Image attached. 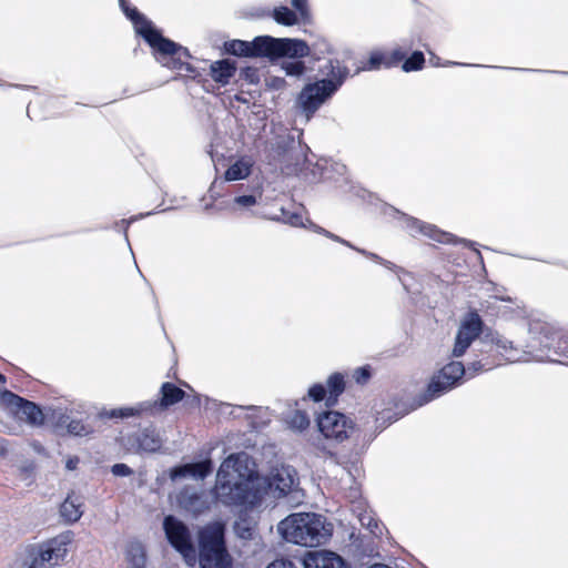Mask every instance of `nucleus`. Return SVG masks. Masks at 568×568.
Listing matches in <instances>:
<instances>
[{
  "instance_id": "obj_1",
  "label": "nucleus",
  "mask_w": 568,
  "mask_h": 568,
  "mask_svg": "<svg viewBox=\"0 0 568 568\" xmlns=\"http://www.w3.org/2000/svg\"><path fill=\"white\" fill-rule=\"evenodd\" d=\"M214 493L225 505H254L261 498V478L254 460L244 452L225 458L216 474Z\"/></svg>"
},
{
  "instance_id": "obj_4",
  "label": "nucleus",
  "mask_w": 568,
  "mask_h": 568,
  "mask_svg": "<svg viewBox=\"0 0 568 568\" xmlns=\"http://www.w3.org/2000/svg\"><path fill=\"white\" fill-rule=\"evenodd\" d=\"M278 534L288 542L304 547H317L332 536V525L314 513L288 515L277 525Z\"/></svg>"
},
{
  "instance_id": "obj_38",
  "label": "nucleus",
  "mask_w": 568,
  "mask_h": 568,
  "mask_svg": "<svg viewBox=\"0 0 568 568\" xmlns=\"http://www.w3.org/2000/svg\"><path fill=\"white\" fill-rule=\"evenodd\" d=\"M257 203V199L254 195H240L234 197L233 204L240 209H250Z\"/></svg>"
},
{
  "instance_id": "obj_29",
  "label": "nucleus",
  "mask_w": 568,
  "mask_h": 568,
  "mask_svg": "<svg viewBox=\"0 0 568 568\" xmlns=\"http://www.w3.org/2000/svg\"><path fill=\"white\" fill-rule=\"evenodd\" d=\"M273 19L278 23L283 26H295L302 20L297 12L294 10L285 7L280 6L274 8L273 10Z\"/></svg>"
},
{
  "instance_id": "obj_5",
  "label": "nucleus",
  "mask_w": 568,
  "mask_h": 568,
  "mask_svg": "<svg viewBox=\"0 0 568 568\" xmlns=\"http://www.w3.org/2000/svg\"><path fill=\"white\" fill-rule=\"evenodd\" d=\"M224 525L211 523L199 531V561L201 568H230L232 558L226 550Z\"/></svg>"
},
{
  "instance_id": "obj_49",
  "label": "nucleus",
  "mask_w": 568,
  "mask_h": 568,
  "mask_svg": "<svg viewBox=\"0 0 568 568\" xmlns=\"http://www.w3.org/2000/svg\"><path fill=\"white\" fill-rule=\"evenodd\" d=\"M362 525H366L373 534H375V528H377V523L369 516H364L359 519Z\"/></svg>"
},
{
  "instance_id": "obj_56",
  "label": "nucleus",
  "mask_w": 568,
  "mask_h": 568,
  "mask_svg": "<svg viewBox=\"0 0 568 568\" xmlns=\"http://www.w3.org/2000/svg\"><path fill=\"white\" fill-rule=\"evenodd\" d=\"M310 226L312 227V230L318 234H321V230H324L323 227L318 226V225H315V224H312L310 223Z\"/></svg>"
},
{
  "instance_id": "obj_14",
  "label": "nucleus",
  "mask_w": 568,
  "mask_h": 568,
  "mask_svg": "<svg viewBox=\"0 0 568 568\" xmlns=\"http://www.w3.org/2000/svg\"><path fill=\"white\" fill-rule=\"evenodd\" d=\"M163 439L154 426H148L134 435L124 439V446L128 450L134 453L153 454L161 450Z\"/></svg>"
},
{
  "instance_id": "obj_26",
  "label": "nucleus",
  "mask_w": 568,
  "mask_h": 568,
  "mask_svg": "<svg viewBox=\"0 0 568 568\" xmlns=\"http://www.w3.org/2000/svg\"><path fill=\"white\" fill-rule=\"evenodd\" d=\"M60 514L68 523H75L82 516V503L73 495H69L61 504Z\"/></svg>"
},
{
  "instance_id": "obj_11",
  "label": "nucleus",
  "mask_w": 568,
  "mask_h": 568,
  "mask_svg": "<svg viewBox=\"0 0 568 568\" xmlns=\"http://www.w3.org/2000/svg\"><path fill=\"white\" fill-rule=\"evenodd\" d=\"M0 404L19 419L32 426H40L44 422V415L38 405L10 390H4L0 394Z\"/></svg>"
},
{
  "instance_id": "obj_30",
  "label": "nucleus",
  "mask_w": 568,
  "mask_h": 568,
  "mask_svg": "<svg viewBox=\"0 0 568 568\" xmlns=\"http://www.w3.org/2000/svg\"><path fill=\"white\" fill-rule=\"evenodd\" d=\"M287 427L295 433H303L310 427L308 415L302 410L292 412L286 418Z\"/></svg>"
},
{
  "instance_id": "obj_3",
  "label": "nucleus",
  "mask_w": 568,
  "mask_h": 568,
  "mask_svg": "<svg viewBox=\"0 0 568 568\" xmlns=\"http://www.w3.org/2000/svg\"><path fill=\"white\" fill-rule=\"evenodd\" d=\"M74 534L63 531L39 544L27 545L19 549L11 568H54L67 561Z\"/></svg>"
},
{
  "instance_id": "obj_18",
  "label": "nucleus",
  "mask_w": 568,
  "mask_h": 568,
  "mask_svg": "<svg viewBox=\"0 0 568 568\" xmlns=\"http://www.w3.org/2000/svg\"><path fill=\"white\" fill-rule=\"evenodd\" d=\"M212 470V462L210 459L199 463L184 464L174 467L170 471L172 480L191 477L194 479H204Z\"/></svg>"
},
{
  "instance_id": "obj_12",
  "label": "nucleus",
  "mask_w": 568,
  "mask_h": 568,
  "mask_svg": "<svg viewBox=\"0 0 568 568\" xmlns=\"http://www.w3.org/2000/svg\"><path fill=\"white\" fill-rule=\"evenodd\" d=\"M261 42H266L265 57L268 58L300 59L311 55V47L304 40L266 36V40Z\"/></svg>"
},
{
  "instance_id": "obj_10",
  "label": "nucleus",
  "mask_w": 568,
  "mask_h": 568,
  "mask_svg": "<svg viewBox=\"0 0 568 568\" xmlns=\"http://www.w3.org/2000/svg\"><path fill=\"white\" fill-rule=\"evenodd\" d=\"M163 529L172 547L183 556L189 565H193L196 554L189 527L176 517L169 515L163 520Z\"/></svg>"
},
{
  "instance_id": "obj_48",
  "label": "nucleus",
  "mask_w": 568,
  "mask_h": 568,
  "mask_svg": "<svg viewBox=\"0 0 568 568\" xmlns=\"http://www.w3.org/2000/svg\"><path fill=\"white\" fill-rule=\"evenodd\" d=\"M266 568H297L295 565L290 560H275L272 564H270Z\"/></svg>"
},
{
  "instance_id": "obj_24",
  "label": "nucleus",
  "mask_w": 568,
  "mask_h": 568,
  "mask_svg": "<svg viewBox=\"0 0 568 568\" xmlns=\"http://www.w3.org/2000/svg\"><path fill=\"white\" fill-rule=\"evenodd\" d=\"M253 165L252 158L242 156L226 170L224 178L229 182L244 180L251 174Z\"/></svg>"
},
{
  "instance_id": "obj_45",
  "label": "nucleus",
  "mask_w": 568,
  "mask_h": 568,
  "mask_svg": "<svg viewBox=\"0 0 568 568\" xmlns=\"http://www.w3.org/2000/svg\"><path fill=\"white\" fill-rule=\"evenodd\" d=\"M111 471L114 476L125 477L132 474V469L125 464H115L112 466Z\"/></svg>"
},
{
  "instance_id": "obj_44",
  "label": "nucleus",
  "mask_w": 568,
  "mask_h": 568,
  "mask_svg": "<svg viewBox=\"0 0 568 568\" xmlns=\"http://www.w3.org/2000/svg\"><path fill=\"white\" fill-rule=\"evenodd\" d=\"M357 252H359L361 254L381 263L382 265H384L385 267L389 268V270H393L395 267V265L389 262V261H386V260H383L381 256H378L377 254L375 253H371V252H367L365 250H361V248H355Z\"/></svg>"
},
{
  "instance_id": "obj_27",
  "label": "nucleus",
  "mask_w": 568,
  "mask_h": 568,
  "mask_svg": "<svg viewBox=\"0 0 568 568\" xmlns=\"http://www.w3.org/2000/svg\"><path fill=\"white\" fill-rule=\"evenodd\" d=\"M494 343L496 345L497 351L508 361V362H526L528 358L526 357V352L520 354V352L514 347L513 342L504 338L496 337L494 338Z\"/></svg>"
},
{
  "instance_id": "obj_41",
  "label": "nucleus",
  "mask_w": 568,
  "mask_h": 568,
  "mask_svg": "<svg viewBox=\"0 0 568 568\" xmlns=\"http://www.w3.org/2000/svg\"><path fill=\"white\" fill-rule=\"evenodd\" d=\"M327 390L326 387L321 384H315L308 389V396L314 402H321L326 397Z\"/></svg>"
},
{
  "instance_id": "obj_21",
  "label": "nucleus",
  "mask_w": 568,
  "mask_h": 568,
  "mask_svg": "<svg viewBox=\"0 0 568 568\" xmlns=\"http://www.w3.org/2000/svg\"><path fill=\"white\" fill-rule=\"evenodd\" d=\"M160 393V400H151V404H156L153 407V413L155 410L166 409L168 407L181 402L185 395L183 389L169 382L162 384Z\"/></svg>"
},
{
  "instance_id": "obj_23",
  "label": "nucleus",
  "mask_w": 568,
  "mask_h": 568,
  "mask_svg": "<svg viewBox=\"0 0 568 568\" xmlns=\"http://www.w3.org/2000/svg\"><path fill=\"white\" fill-rule=\"evenodd\" d=\"M235 71V63L230 59L215 61L210 65V73L212 79L222 85H226L230 82Z\"/></svg>"
},
{
  "instance_id": "obj_34",
  "label": "nucleus",
  "mask_w": 568,
  "mask_h": 568,
  "mask_svg": "<svg viewBox=\"0 0 568 568\" xmlns=\"http://www.w3.org/2000/svg\"><path fill=\"white\" fill-rule=\"evenodd\" d=\"M50 418L57 428H63V427L67 428L68 423L71 419L70 416L68 415L67 410H64L62 408L53 409Z\"/></svg>"
},
{
  "instance_id": "obj_8",
  "label": "nucleus",
  "mask_w": 568,
  "mask_h": 568,
  "mask_svg": "<svg viewBox=\"0 0 568 568\" xmlns=\"http://www.w3.org/2000/svg\"><path fill=\"white\" fill-rule=\"evenodd\" d=\"M466 375V368L460 362H450L430 378L419 405L432 402L457 387Z\"/></svg>"
},
{
  "instance_id": "obj_62",
  "label": "nucleus",
  "mask_w": 568,
  "mask_h": 568,
  "mask_svg": "<svg viewBox=\"0 0 568 568\" xmlns=\"http://www.w3.org/2000/svg\"><path fill=\"white\" fill-rule=\"evenodd\" d=\"M458 63L456 62H447L445 65H457Z\"/></svg>"
},
{
  "instance_id": "obj_52",
  "label": "nucleus",
  "mask_w": 568,
  "mask_h": 568,
  "mask_svg": "<svg viewBox=\"0 0 568 568\" xmlns=\"http://www.w3.org/2000/svg\"><path fill=\"white\" fill-rule=\"evenodd\" d=\"M79 458L78 457H70L68 458L65 463V467L69 470H74L78 467Z\"/></svg>"
},
{
  "instance_id": "obj_9",
  "label": "nucleus",
  "mask_w": 568,
  "mask_h": 568,
  "mask_svg": "<svg viewBox=\"0 0 568 568\" xmlns=\"http://www.w3.org/2000/svg\"><path fill=\"white\" fill-rule=\"evenodd\" d=\"M385 214H389L398 219L402 223V227L405 231H407L412 236L423 235L443 244L462 242L468 246L473 245L471 242H468L466 240H457L453 234L444 232L433 224H428L415 217L408 216L405 213L399 212L395 207L389 206L387 211H385Z\"/></svg>"
},
{
  "instance_id": "obj_22",
  "label": "nucleus",
  "mask_w": 568,
  "mask_h": 568,
  "mask_svg": "<svg viewBox=\"0 0 568 568\" xmlns=\"http://www.w3.org/2000/svg\"><path fill=\"white\" fill-rule=\"evenodd\" d=\"M156 404H151V400L140 402L133 406L114 408L105 412L103 415L108 418H130L140 417L145 413H153V407Z\"/></svg>"
},
{
  "instance_id": "obj_60",
  "label": "nucleus",
  "mask_w": 568,
  "mask_h": 568,
  "mask_svg": "<svg viewBox=\"0 0 568 568\" xmlns=\"http://www.w3.org/2000/svg\"><path fill=\"white\" fill-rule=\"evenodd\" d=\"M6 382V377L0 373V383H4Z\"/></svg>"
},
{
  "instance_id": "obj_16",
  "label": "nucleus",
  "mask_w": 568,
  "mask_h": 568,
  "mask_svg": "<svg viewBox=\"0 0 568 568\" xmlns=\"http://www.w3.org/2000/svg\"><path fill=\"white\" fill-rule=\"evenodd\" d=\"M266 36L256 37L253 41L232 40L225 43V50L237 57H265Z\"/></svg>"
},
{
  "instance_id": "obj_53",
  "label": "nucleus",
  "mask_w": 568,
  "mask_h": 568,
  "mask_svg": "<svg viewBox=\"0 0 568 568\" xmlns=\"http://www.w3.org/2000/svg\"><path fill=\"white\" fill-rule=\"evenodd\" d=\"M331 240H333V241H335V242H337V243H341V244H343V245H346V246H348V247H351V248H355V247H354V246H353L348 241H346V240H344V239L339 237L338 235L333 234V235H332V237H331Z\"/></svg>"
},
{
  "instance_id": "obj_42",
  "label": "nucleus",
  "mask_w": 568,
  "mask_h": 568,
  "mask_svg": "<svg viewBox=\"0 0 568 568\" xmlns=\"http://www.w3.org/2000/svg\"><path fill=\"white\" fill-rule=\"evenodd\" d=\"M241 77L250 84H257L260 82V74L255 68L243 69Z\"/></svg>"
},
{
  "instance_id": "obj_6",
  "label": "nucleus",
  "mask_w": 568,
  "mask_h": 568,
  "mask_svg": "<svg viewBox=\"0 0 568 568\" xmlns=\"http://www.w3.org/2000/svg\"><path fill=\"white\" fill-rule=\"evenodd\" d=\"M317 427L323 438L316 437L311 444L320 452L327 453L331 457H335L326 447L323 439L343 443L345 439L355 436L359 440L357 429L351 418L338 412H325L317 418Z\"/></svg>"
},
{
  "instance_id": "obj_33",
  "label": "nucleus",
  "mask_w": 568,
  "mask_h": 568,
  "mask_svg": "<svg viewBox=\"0 0 568 568\" xmlns=\"http://www.w3.org/2000/svg\"><path fill=\"white\" fill-rule=\"evenodd\" d=\"M282 69L287 75L301 77L305 72V63L300 60L284 61L282 63Z\"/></svg>"
},
{
  "instance_id": "obj_51",
  "label": "nucleus",
  "mask_w": 568,
  "mask_h": 568,
  "mask_svg": "<svg viewBox=\"0 0 568 568\" xmlns=\"http://www.w3.org/2000/svg\"><path fill=\"white\" fill-rule=\"evenodd\" d=\"M10 450V444L6 439H0V456L6 457Z\"/></svg>"
},
{
  "instance_id": "obj_15",
  "label": "nucleus",
  "mask_w": 568,
  "mask_h": 568,
  "mask_svg": "<svg viewBox=\"0 0 568 568\" xmlns=\"http://www.w3.org/2000/svg\"><path fill=\"white\" fill-rule=\"evenodd\" d=\"M268 489L276 497L285 496L291 493L296 485V471L291 466L274 467L264 479Z\"/></svg>"
},
{
  "instance_id": "obj_55",
  "label": "nucleus",
  "mask_w": 568,
  "mask_h": 568,
  "mask_svg": "<svg viewBox=\"0 0 568 568\" xmlns=\"http://www.w3.org/2000/svg\"><path fill=\"white\" fill-rule=\"evenodd\" d=\"M293 212H288L287 210L285 209H281L280 210V215H276L275 217H288V215H291Z\"/></svg>"
},
{
  "instance_id": "obj_28",
  "label": "nucleus",
  "mask_w": 568,
  "mask_h": 568,
  "mask_svg": "<svg viewBox=\"0 0 568 568\" xmlns=\"http://www.w3.org/2000/svg\"><path fill=\"white\" fill-rule=\"evenodd\" d=\"M345 389V381L344 376L341 373H334L327 378L326 390L328 396L326 398V404L333 405L335 404L337 397Z\"/></svg>"
},
{
  "instance_id": "obj_25",
  "label": "nucleus",
  "mask_w": 568,
  "mask_h": 568,
  "mask_svg": "<svg viewBox=\"0 0 568 568\" xmlns=\"http://www.w3.org/2000/svg\"><path fill=\"white\" fill-rule=\"evenodd\" d=\"M125 560L129 568H144L146 556L143 545L139 541H131L126 546Z\"/></svg>"
},
{
  "instance_id": "obj_32",
  "label": "nucleus",
  "mask_w": 568,
  "mask_h": 568,
  "mask_svg": "<svg viewBox=\"0 0 568 568\" xmlns=\"http://www.w3.org/2000/svg\"><path fill=\"white\" fill-rule=\"evenodd\" d=\"M425 63V58L423 52L414 51L413 54L406 59L402 65L403 71L412 72L422 70Z\"/></svg>"
},
{
  "instance_id": "obj_47",
  "label": "nucleus",
  "mask_w": 568,
  "mask_h": 568,
  "mask_svg": "<svg viewBox=\"0 0 568 568\" xmlns=\"http://www.w3.org/2000/svg\"><path fill=\"white\" fill-rule=\"evenodd\" d=\"M556 352L562 354L568 359V336H561L556 346ZM568 364V361H567Z\"/></svg>"
},
{
  "instance_id": "obj_58",
  "label": "nucleus",
  "mask_w": 568,
  "mask_h": 568,
  "mask_svg": "<svg viewBox=\"0 0 568 568\" xmlns=\"http://www.w3.org/2000/svg\"><path fill=\"white\" fill-rule=\"evenodd\" d=\"M321 234H322V235H324V236H326V237H328V239H331V237H332V235H333V233H332V232H329V231H327V230H325V229H324V230H321Z\"/></svg>"
},
{
  "instance_id": "obj_19",
  "label": "nucleus",
  "mask_w": 568,
  "mask_h": 568,
  "mask_svg": "<svg viewBox=\"0 0 568 568\" xmlns=\"http://www.w3.org/2000/svg\"><path fill=\"white\" fill-rule=\"evenodd\" d=\"M320 72L324 75V78L318 80L334 84L336 87V92L339 90L349 74L348 68L338 59H328L327 62L320 68Z\"/></svg>"
},
{
  "instance_id": "obj_59",
  "label": "nucleus",
  "mask_w": 568,
  "mask_h": 568,
  "mask_svg": "<svg viewBox=\"0 0 568 568\" xmlns=\"http://www.w3.org/2000/svg\"><path fill=\"white\" fill-rule=\"evenodd\" d=\"M552 73L561 74V75H568V71H551Z\"/></svg>"
},
{
  "instance_id": "obj_13",
  "label": "nucleus",
  "mask_w": 568,
  "mask_h": 568,
  "mask_svg": "<svg viewBox=\"0 0 568 568\" xmlns=\"http://www.w3.org/2000/svg\"><path fill=\"white\" fill-rule=\"evenodd\" d=\"M483 321L477 313H469L460 323L453 347V356L460 357L480 335Z\"/></svg>"
},
{
  "instance_id": "obj_54",
  "label": "nucleus",
  "mask_w": 568,
  "mask_h": 568,
  "mask_svg": "<svg viewBox=\"0 0 568 568\" xmlns=\"http://www.w3.org/2000/svg\"><path fill=\"white\" fill-rule=\"evenodd\" d=\"M539 345H540V347H544V348L551 347V343L549 342V338L547 336L545 337V339L540 341Z\"/></svg>"
},
{
  "instance_id": "obj_43",
  "label": "nucleus",
  "mask_w": 568,
  "mask_h": 568,
  "mask_svg": "<svg viewBox=\"0 0 568 568\" xmlns=\"http://www.w3.org/2000/svg\"><path fill=\"white\" fill-rule=\"evenodd\" d=\"M291 4L294 8V11L297 12L302 20L307 18V0H291Z\"/></svg>"
},
{
  "instance_id": "obj_63",
  "label": "nucleus",
  "mask_w": 568,
  "mask_h": 568,
  "mask_svg": "<svg viewBox=\"0 0 568 568\" xmlns=\"http://www.w3.org/2000/svg\"><path fill=\"white\" fill-rule=\"evenodd\" d=\"M476 253H477L478 257L481 258L480 252L476 251Z\"/></svg>"
},
{
  "instance_id": "obj_50",
  "label": "nucleus",
  "mask_w": 568,
  "mask_h": 568,
  "mask_svg": "<svg viewBox=\"0 0 568 568\" xmlns=\"http://www.w3.org/2000/svg\"><path fill=\"white\" fill-rule=\"evenodd\" d=\"M483 365L480 364V362H475L471 364V366H469L467 369H466V375H468L469 377H473L475 376V374L477 372H479L480 369H483Z\"/></svg>"
},
{
  "instance_id": "obj_7",
  "label": "nucleus",
  "mask_w": 568,
  "mask_h": 568,
  "mask_svg": "<svg viewBox=\"0 0 568 568\" xmlns=\"http://www.w3.org/2000/svg\"><path fill=\"white\" fill-rule=\"evenodd\" d=\"M335 93L336 87L334 84L315 80L305 84L297 94L295 101L296 109L308 122Z\"/></svg>"
},
{
  "instance_id": "obj_2",
  "label": "nucleus",
  "mask_w": 568,
  "mask_h": 568,
  "mask_svg": "<svg viewBox=\"0 0 568 568\" xmlns=\"http://www.w3.org/2000/svg\"><path fill=\"white\" fill-rule=\"evenodd\" d=\"M119 6L126 18L132 21L136 33L142 36L154 50L156 61L172 70L182 69L184 64L182 58L190 57L187 49L163 38L159 31L153 29L151 22L136 8H131L125 0H119Z\"/></svg>"
},
{
  "instance_id": "obj_46",
  "label": "nucleus",
  "mask_w": 568,
  "mask_h": 568,
  "mask_svg": "<svg viewBox=\"0 0 568 568\" xmlns=\"http://www.w3.org/2000/svg\"><path fill=\"white\" fill-rule=\"evenodd\" d=\"M406 57V51L402 49H394L390 54V60L386 62V67H390L399 61H402Z\"/></svg>"
},
{
  "instance_id": "obj_31",
  "label": "nucleus",
  "mask_w": 568,
  "mask_h": 568,
  "mask_svg": "<svg viewBox=\"0 0 568 568\" xmlns=\"http://www.w3.org/2000/svg\"><path fill=\"white\" fill-rule=\"evenodd\" d=\"M344 469L346 470V474H347V483H349V486H348V493H347V498H349L351 501H355L359 498L361 496V489H359V484L355 480V474H358L359 473V469L358 467L356 466V464L352 463L351 466H345Z\"/></svg>"
},
{
  "instance_id": "obj_61",
  "label": "nucleus",
  "mask_w": 568,
  "mask_h": 568,
  "mask_svg": "<svg viewBox=\"0 0 568 568\" xmlns=\"http://www.w3.org/2000/svg\"><path fill=\"white\" fill-rule=\"evenodd\" d=\"M527 347H529V348H531V349H535V348H536V345L531 343V344L527 345Z\"/></svg>"
},
{
  "instance_id": "obj_39",
  "label": "nucleus",
  "mask_w": 568,
  "mask_h": 568,
  "mask_svg": "<svg viewBox=\"0 0 568 568\" xmlns=\"http://www.w3.org/2000/svg\"><path fill=\"white\" fill-rule=\"evenodd\" d=\"M353 379L357 384H366L371 378V371L368 366L357 367L352 374Z\"/></svg>"
},
{
  "instance_id": "obj_20",
  "label": "nucleus",
  "mask_w": 568,
  "mask_h": 568,
  "mask_svg": "<svg viewBox=\"0 0 568 568\" xmlns=\"http://www.w3.org/2000/svg\"><path fill=\"white\" fill-rule=\"evenodd\" d=\"M305 568H347L341 556L331 551L310 554L304 560Z\"/></svg>"
},
{
  "instance_id": "obj_57",
  "label": "nucleus",
  "mask_w": 568,
  "mask_h": 568,
  "mask_svg": "<svg viewBox=\"0 0 568 568\" xmlns=\"http://www.w3.org/2000/svg\"><path fill=\"white\" fill-rule=\"evenodd\" d=\"M321 234H322V235H324V236H326V237H328V239H331V237H332V235H333V233H332V232H329V231H327V230H325V229H324V230H321Z\"/></svg>"
},
{
  "instance_id": "obj_35",
  "label": "nucleus",
  "mask_w": 568,
  "mask_h": 568,
  "mask_svg": "<svg viewBox=\"0 0 568 568\" xmlns=\"http://www.w3.org/2000/svg\"><path fill=\"white\" fill-rule=\"evenodd\" d=\"M326 53H331V47L325 39L317 40L311 48V54L315 60L322 59Z\"/></svg>"
},
{
  "instance_id": "obj_37",
  "label": "nucleus",
  "mask_w": 568,
  "mask_h": 568,
  "mask_svg": "<svg viewBox=\"0 0 568 568\" xmlns=\"http://www.w3.org/2000/svg\"><path fill=\"white\" fill-rule=\"evenodd\" d=\"M273 220L275 221H281L285 224H288L291 226H302V227H306V224L303 222V216L297 213V212H293L291 215H288V217H273Z\"/></svg>"
},
{
  "instance_id": "obj_17",
  "label": "nucleus",
  "mask_w": 568,
  "mask_h": 568,
  "mask_svg": "<svg viewBox=\"0 0 568 568\" xmlns=\"http://www.w3.org/2000/svg\"><path fill=\"white\" fill-rule=\"evenodd\" d=\"M176 500L182 509L193 515H199L209 508L206 496L189 487L179 493Z\"/></svg>"
},
{
  "instance_id": "obj_36",
  "label": "nucleus",
  "mask_w": 568,
  "mask_h": 568,
  "mask_svg": "<svg viewBox=\"0 0 568 568\" xmlns=\"http://www.w3.org/2000/svg\"><path fill=\"white\" fill-rule=\"evenodd\" d=\"M67 430L69 434L75 436H83L89 433L87 426L81 420L78 419H70V422L68 423Z\"/></svg>"
},
{
  "instance_id": "obj_40",
  "label": "nucleus",
  "mask_w": 568,
  "mask_h": 568,
  "mask_svg": "<svg viewBox=\"0 0 568 568\" xmlns=\"http://www.w3.org/2000/svg\"><path fill=\"white\" fill-rule=\"evenodd\" d=\"M386 62L387 61L385 60V55L379 51H375V52L371 53L366 69H368V70L378 69L382 64L386 65Z\"/></svg>"
}]
</instances>
